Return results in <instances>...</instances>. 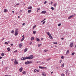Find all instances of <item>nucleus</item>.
<instances>
[{
  "label": "nucleus",
  "instance_id": "obj_1",
  "mask_svg": "<svg viewBox=\"0 0 76 76\" xmlns=\"http://www.w3.org/2000/svg\"><path fill=\"white\" fill-rule=\"evenodd\" d=\"M27 59H32L34 58L33 55H30L28 57H26Z\"/></svg>",
  "mask_w": 76,
  "mask_h": 76
},
{
  "label": "nucleus",
  "instance_id": "obj_2",
  "mask_svg": "<svg viewBox=\"0 0 76 76\" xmlns=\"http://www.w3.org/2000/svg\"><path fill=\"white\" fill-rule=\"evenodd\" d=\"M14 63V64L16 65L18 64V62L16 61V59H15Z\"/></svg>",
  "mask_w": 76,
  "mask_h": 76
},
{
  "label": "nucleus",
  "instance_id": "obj_3",
  "mask_svg": "<svg viewBox=\"0 0 76 76\" xmlns=\"http://www.w3.org/2000/svg\"><path fill=\"white\" fill-rule=\"evenodd\" d=\"M27 58H26H26H24V57H22L21 58V60H26Z\"/></svg>",
  "mask_w": 76,
  "mask_h": 76
},
{
  "label": "nucleus",
  "instance_id": "obj_4",
  "mask_svg": "<svg viewBox=\"0 0 76 76\" xmlns=\"http://www.w3.org/2000/svg\"><path fill=\"white\" fill-rule=\"evenodd\" d=\"M73 46V42L71 43L70 44V47H72Z\"/></svg>",
  "mask_w": 76,
  "mask_h": 76
},
{
  "label": "nucleus",
  "instance_id": "obj_5",
  "mask_svg": "<svg viewBox=\"0 0 76 76\" xmlns=\"http://www.w3.org/2000/svg\"><path fill=\"white\" fill-rule=\"evenodd\" d=\"M69 53V50H68L66 51V53L65 54V56H66Z\"/></svg>",
  "mask_w": 76,
  "mask_h": 76
},
{
  "label": "nucleus",
  "instance_id": "obj_6",
  "mask_svg": "<svg viewBox=\"0 0 76 76\" xmlns=\"http://www.w3.org/2000/svg\"><path fill=\"white\" fill-rule=\"evenodd\" d=\"M42 75L43 76H46V75H45V72H42Z\"/></svg>",
  "mask_w": 76,
  "mask_h": 76
},
{
  "label": "nucleus",
  "instance_id": "obj_7",
  "mask_svg": "<svg viewBox=\"0 0 76 76\" xmlns=\"http://www.w3.org/2000/svg\"><path fill=\"white\" fill-rule=\"evenodd\" d=\"M18 34V33L16 32V31H15V36H17Z\"/></svg>",
  "mask_w": 76,
  "mask_h": 76
},
{
  "label": "nucleus",
  "instance_id": "obj_8",
  "mask_svg": "<svg viewBox=\"0 0 76 76\" xmlns=\"http://www.w3.org/2000/svg\"><path fill=\"white\" fill-rule=\"evenodd\" d=\"M23 69V68L22 67L20 68V69H19V70L20 71V72H22V70Z\"/></svg>",
  "mask_w": 76,
  "mask_h": 76
},
{
  "label": "nucleus",
  "instance_id": "obj_9",
  "mask_svg": "<svg viewBox=\"0 0 76 76\" xmlns=\"http://www.w3.org/2000/svg\"><path fill=\"white\" fill-rule=\"evenodd\" d=\"M7 50H8V51H10L11 49L9 47L7 48Z\"/></svg>",
  "mask_w": 76,
  "mask_h": 76
},
{
  "label": "nucleus",
  "instance_id": "obj_10",
  "mask_svg": "<svg viewBox=\"0 0 76 76\" xmlns=\"http://www.w3.org/2000/svg\"><path fill=\"white\" fill-rule=\"evenodd\" d=\"M49 36L50 39H53V37H52V36L51 35V34H50V35Z\"/></svg>",
  "mask_w": 76,
  "mask_h": 76
},
{
  "label": "nucleus",
  "instance_id": "obj_11",
  "mask_svg": "<svg viewBox=\"0 0 76 76\" xmlns=\"http://www.w3.org/2000/svg\"><path fill=\"white\" fill-rule=\"evenodd\" d=\"M41 13H44L45 14V13H46V11H43L41 12Z\"/></svg>",
  "mask_w": 76,
  "mask_h": 76
},
{
  "label": "nucleus",
  "instance_id": "obj_12",
  "mask_svg": "<svg viewBox=\"0 0 76 76\" xmlns=\"http://www.w3.org/2000/svg\"><path fill=\"white\" fill-rule=\"evenodd\" d=\"M36 38V41H38V42H39V41H40V40H39V39L37 38Z\"/></svg>",
  "mask_w": 76,
  "mask_h": 76
},
{
  "label": "nucleus",
  "instance_id": "obj_13",
  "mask_svg": "<svg viewBox=\"0 0 76 76\" xmlns=\"http://www.w3.org/2000/svg\"><path fill=\"white\" fill-rule=\"evenodd\" d=\"M8 12V11L7 10V9H5L4 10V12H5V13H6V12Z\"/></svg>",
  "mask_w": 76,
  "mask_h": 76
},
{
  "label": "nucleus",
  "instance_id": "obj_14",
  "mask_svg": "<svg viewBox=\"0 0 76 76\" xmlns=\"http://www.w3.org/2000/svg\"><path fill=\"white\" fill-rule=\"evenodd\" d=\"M24 39H25V37H24L21 39V42H22V41H23V40H24Z\"/></svg>",
  "mask_w": 76,
  "mask_h": 76
},
{
  "label": "nucleus",
  "instance_id": "obj_15",
  "mask_svg": "<svg viewBox=\"0 0 76 76\" xmlns=\"http://www.w3.org/2000/svg\"><path fill=\"white\" fill-rule=\"evenodd\" d=\"M28 50V48H26L25 49H24V53H25V52H26V51H27V50Z\"/></svg>",
  "mask_w": 76,
  "mask_h": 76
},
{
  "label": "nucleus",
  "instance_id": "obj_16",
  "mask_svg": "<svg viewBox=\"0 0 76 76\" xmlns=\"http://www.w3.org/2000/svg\"><path fill=\"white\" fill-rule=\"evenodd\" d=\"M28 64H31V63H32V61H28Z\"/></svg>",
  "mask_w": 76,
  "mask_h": 76
},
{
  "label": "nucleus",
  "instance_id": "obj_17",
  "mask_svg": "<svg viewBox=\"0 0 76 76\" xmlns=\"http://www.w3.org/2000/svg\"><path fill=\"white\" fill-rule=\"evenodd\" d=\"M34 37H31V41H32V40H34Z\"/></svg>",
  "mask_w": 76,
  "mask_h": 76
},
{
  "label": "nucleus",
  "instance_id": "obj_18",
  "mask_svg": "<svg viewBox=\"0 0 76 76\" xmlns=\"http://www.w3.org/2000/svg\"><path fill=\"white\" fill-rule=\"evenodd\" d=\"M21 46H22V44L21 43L19 44V47H20V48H21Z\"/></svg>",
  "mask_w": 76,
  "mask_h": 76
},
{
  "label": "nucleus",
  "instance_id": "obj_19",
  "mask_svg": "<svg viewBox=\"0 0 76 76\" xmlns=\"http://www.w3.org/2000/svg\"><path fill=\"white\" fill-rule=\"evenodd\" d=\"M46 33L47 34V35H48L49 36L50 35V33H49V32H46Z\"/></svg>",
  "mask_w": 76,
  "mask_h": 76
},
{
  "label": "nucleus",
  "instance_id": "obj_20",
  "mask_svg": "<svg viewBox=\"0 0 76 76\" xmlns=\"http://www.w3.org/2000/svg\"><path fill=\"white\" fill-rule=\"evenodd\" d=\"M22 73L23 75H25V74H26V72H25V71H24V72H23Z\"/></svg>",
  "mask_w": 76,
  "mask_h": 76
},
{
  "label": "nucleus",
  "instance_id": "obj_21",
  "mask_svg": "<svg viewBox=\"0 0 76 76\" xmlns=\"http://www.w3.org/2000/svg\"><path fill=\"white\" fill-rule=\"evenodd\" d=\"M29 63L28 62V61H27L26 62H25V64H28Z\"/></svg>",
  "mask_w": 76,
  "mask_h": 76
},
{
  "label": "nucleus",
  "instance_id": "obj_22",
  "mask_svg": "<svg viewBox=\"0 0 76 76\" xmlns=\"http://www.w3.org/2000/svg\"><path fill=\"white\" fill-rule=\"evenodd\" d=\"M39 69H43V67H42L41 66H39Z\"/></svg>",
  "mask_w": 76,
  "mask_h": 76
},
{
  "label": "nucleus",
  "instance_id": "obj_23",
  "mask_svg": "<svg viewBox=\"0 0 76 76\" xmlns=\"http://www.w3.org/2000/svg\"><path fill=\"white\" fill-rule=\"evenodd\" d=\"M31 11H32V10H28V13H30L31 12Z\"/></svg>",
  "mask_w": 76,
  "mask_h": 76
},
{
  "label": "nucleus",
  "instance_id": "obj_24",
  "mask_svg": "<svg viewBox=\"0 0 76 76\" xmlns=\"http://www.w3.org/2000/svg\"><path fill=\"white\" fill-rule=\"evenodd\" d=\"M1 55L2 56V57H3V56H4V53H2L1 54Z\"/></svg>",
  "mask_w": 76,
  "mask_h": 76
},
{
  "label": "nucleus",
  "instance_id": "obj_25",
  "mask_svg": "<svg viewBox=\"0 0 76 76\" xmlns=\"http://www.w3.org/2000/svg\"><path fill=\"white\" fill-rule=\"evenodd\" d=\"M72 18V16H70L68 18V19H70V18Z\"/></svg>",
  "mask_w": 76,
  "mask_h": 76
},
{
  "label": "nucleus",
  "instance_id": "obj_26",
  "mask_svg": "<svg viewBox=\"0 0 76 76\" xmlns=\"http://www.w3.org/2000/svg\"><path fill=\"white\" fill-rule=\"evenodd\" d=\"M32 8V7H28V9H31Z\"/></svg>",
  "mask_w": 76,
  "mask_h": 76
},
{
  "label": "nucleus",
  "instance_id": "obj_27",
  "mask_svg": "<svg viewBox=\"0 0 76 76\" xmlns=\"http://www.w3.org/2000/svg\"><path fill=\"white\" fill-rule=\"evenodd\" d=\"M33 34H36V31H33Z\"/></svg>",
  "mask_w": 76,
  "mask_h": 76
},
{
  "label": "nucleus",
  "instance_id": "obj_28",
  "mask_svg": "<svg viewBox=\"0 0 76 76\" xmlns=\"http://www.w3.org/2000/svg\"><path fill=\"white\" fill-rule=\"evenodd\" d=\"M54 7H56V6H57V4H55L53 5Z\"/></svg>",
  "mask_w": 76,
  "mask_h": 76
},
{
  "label": "nucleus",
  "instance_id": "obj_29",
  "mask_svg": "<svg viewBox=\"0 0 76 76\" xmlns=\"http://www.w3.org/2000/svg\"><path fill=\"white\" fill-rule=\"evenodd\" d=\"M61 67H64V63H63L61 65Z\"/></svg>",
  "mask_w": 76,
  "mask_h": 76
},
{
  "label": "nucleus",
  "instance_id": "obj_30",
  "mask_svg": "<svg viewBox=\"0 0 76 76\" xmlns=\"http://www.w3.org/2000/svg\"><path fill=\"white\" fill-rule=\"evenodd\" d=\"M48 61H49V60H50V58H48L46 60Z\"/></svg>",
  "mask_w": 76,
  "mask_h": 76
},
{
  "label": "nucleus",
  "instance_id": "obj_31",
  "mask_svg": "<svg viewBox=\"0 0 76 76\" xmlns=\"http://www.w3.org/2000/svg\"><path fill=\"white\" fill-rule=\"evenodd\" d=\"M36 27H37V26L35 25V26H34L33 27V29H34V28H35Z\"/></svg>",
  "mask_w": 76,
  "mask_h": 76
},
{
  "label": "nucleus",
  "instance_id": "obj_32",
  "mask_svg": "<svg viewBox=\"0 0 76 76\" xmlns=\"http://www.w3.org/2000/svg\"><path fill=\"white\" fill-rule=\"evenodd\" d=\"M65 72H66V75H67V72H68V70H66Z\"/></svg>",
  "mask_w": 76,
  "mask_h": 76
},
{
  "label": "nucleus",
  "instance_id": "obj_33",
  "mask_svg": "<svg viewBox=\"0 0 76 76\" xmlns=\"http://www.w3.org/2000/svg\"><path fill=\"white\" fill-rule=\"evenodd\" d=\"M53 44H57V42H53Z\"/></svg>",
  "mask_w": 76,
  "mask_h": 76
},
{
  "label": "nucleus",
  "instance_id": "obj_34",
  "mask_svg": "<svg viewBox=\"0 0 76 76\" xmlns=\"http://www.w3.org/2000/svg\"><path fill=\"white\" fill-rule=\"evenodd\" d=\"M37 11L38 12V10H40V9L39 8H37Z\"/></svg>",
  "mask_w": 76,
  "mask_h": 76
},
{
  "label": "nucleus",
  "instance_id": "obj_35",
  "mask_svg": "<svg viewBox=\"0 0 76 76\" xmlns=\"http://www.w3.org/2000/svg\"><path fill=\"white\" fill-rule=\"evenodd\" d=\"M61 23H59V24H58V26H61Z\"/></svg>",
  "mask_w": 76,
  "mask_h": 76
},
{
  "label": "nucleus",
  "instance_id": "obj_36",
  "mask_svg": "<svg viewBox=\"0 0 76 76\" xmlns=\"http://www.w3.org/2000/svg\"><path fill=\"white\" fill-rule=\"evenodd\" d=\"M71 54L72 56H74V55H75V53H72Z\"/></svg>",
  "mask_w": 76,
  "mask_h": 76
},
{
  "label": "nucleus",
  "instance_id": "obj_37",
  "mask_svg": "<svg viewBox=\"0 0 76 76\" xmlns=\"http://www.w3.org/2000/svg\"><path fill=\"white\" fill-rule=\"evenodd\" d=\"M61 76H64V74L63 73H62L61 74Z\"/></svg>",
  "mask_w": 76,
  "mask_h": 76
},
{
  "label": "nucleus",
  "instance_id": "obj_38",
  "mask_svg": "<svg viewBox=\"0 0 76 76\" xmlns=\"http://www.w3.org/2000/svg\"><path fill=\"white\" fill-rule=\"evenodd\" d=\"M61 58L62 59H63V58H64V56H61Z\"/></svg>",
  "mask_w": 76,
  "mask_h": 76
},
{
  "label": "nucleus",
  "instance_id": "obj_39",
  "mask_svg": "<svg viewBox=\"0 0 76 76\" xmlns=\"http://www.w3.org/2000/svg\"><path fill=\"white\" fill-rule=\"evenodd\" d=\"M8 43H7V42H5V44H7V45H8Z\"/></svg>",
  "mask_w": 76,
  "mask_h": 76
},
{
  "label": "nucleus",
  "instance_id": "obj_40",
  "mask_svg": "<svg viewBox=\"0 0 76 76\" xmlns=\"http://www.w3.org/2000/svg\"><path fill=\"white\" fill-rule=\"evenodd\" d=\"M12 34H13L14 33V31L13 30H12L11 31Z\"/></svg>",
  "mask_w": 76,
  "mask_h": 76
},
{
  "label": "nucleus",
  "instance_id": "obj_41",
  "mask_svg": "<svg viewBox=\"0 0 76 76\" xmlns=\"http://www.w3.org/2000/svg\"><path fill=\"white\" fill-rule=\"evenodd\" d=\"M37 69H35L34 70V72H37Z\"/></svg>",
  "mask_w": 76,
  "mask_h": 76
},
{
  "label": "nucleus",
  "instance_id": "obj_42",
  "mask_svg": "<svg viewBox=\"0 0 76 76\" xmlns=\"http://www.w3.org/2000/svg\"><path fill=\"white\" fill-rule=\"evenodd\" d=\"M45 23V21H44L42 23V25H44V24Z\"/></svg>",
  "mask_w": 76,
  "mask_h": 76
},
{
  "label": "nucleus",
  "instance_id": "obj_43",
  "mask_svg": "<svg viewBox=\"0 0 76 76\" xmlns=\"http://www.w3.org/2000/svg\"><path fill=\"white\" fill-rule=\"evenodd\" d=\"M40 45H41V44H39L38 45V47H40Z\"/></svg>",
  "mask_w": 76,
  "mask_h": 76
},
{
  "label": "nucleus",
  "instance_id": "obj_44",
  "mask_svg": "<svg viewBox=\"0 0 76 76\" xmlns=\"http://www.w3.org/2000/svg\"><path fill=\"white\" fill-rule=\"evenodd\" d=\"M76 14H74V15H72V17H73V16H75Z\"/></svg>",
  "mask_w": 76,
  "mask_h": 76
},
{
  "label": "nucleus",
  "instance_id": "obj_45",
  "mask_svg": "<svg viewBox=\"0 0 76 76\" xmlns=\"http://www.w3.org/2000/svg\"><path fill=\"white\" fill-rule=\"evenodd\" d=\"M51 9L52 10H54V8L53 7H51Z\"/></svg>",
  "mask_w": 76,
  "mask_h": 76
},
{
  "label": "nucleus",
  "instance_id": "obj_46",
  "mask_svg": "<svg viewBox=\"0 0 76 76\" xmlns=\"http://www.w3.org/2000/svg\"><path fill=\"white\" fill-rule=\"evenodd\" d=\"M47 51H48V50H45L44 51H45V52H47Z\"/></svg>",
  "mask_w": 76,
  "mask_h": 76
},
{
  "label": "nucleus",
  "instance_id": "obj_47",
  "mask_svg": "<svg viewBox=\"0 0 76 76\" xmlns=\"http://www.w3.org/2000/svg\"><path fill=\"white\" fill-rule=\"evenodd\" d=\"M46 3H47V1H46L44 2V4H46Z\"/></svg>",
  "mask_w": 76,
  "mask_h": 76
},
{
  "label": "nucleus",
  "instance_id": "obj_48",
  "mask_svg": "<svg viewBox=\"0 0 76 76\" xmlns=\"http://www.w3.org/2000/svg\"><path fill=\"white\" fill-rule=\"evenodd\" d=\"M40 61H37V63H40Z\"/></svg>",
  "mask_w": 76,
  "mask_h": 76
},
{
  "label": "nucleus",
  "instance_id": "obj_49",
  "mask_svg": "<svg viewBox=\"0 0 76 76\" xmlns=\"http://www.w3.org/2000/svg\"><path fill=\"white\" fill-rule=\"evenodd\" d=\"M17 52V50H15L14 52V53H16Z\"/></svg>",
  "mask_w": 76,
  "mask_h": 76
},
{
  "label": "nucleus",
  "instance_id": "obj_50",
  "mask_svg": "<svg viewBox=\"0 0 76 76\" xmlns=\"http://www.w3.org/2000/svg\"><path fill=\"white\" fill-rule=\"evenodd\" d=\"M61 61H62L61 60L60 61V62H59V63H61Z\"/></svg>",
  "mask_w": 76,
  "mask_h": 76
},
{
  "label": "nucleus",
  "instance_id": "obj_51",
  "mask_svg": "<svg viewBox=\"0 0 76 76\" xmlns=\"http://www.w3.org/2000/svg\"><path fill=\"white\" fill-rule=\"evenodd\" d=\"M36 71L37 72V73H38V72H39V70H37Z\"/></svg>",
  "mask_w": 76,
  "mask_h": 76
},
{
  "label": "nucleus",
  "instance_id": "obj_52",
  "mask_svg": "<svg viewBox=\"0 0 76 76\" xmlns=\"http://www.w3.org/2000/svg\"><path fill=\"white\" fill-rule=\"evenodd\" d=\"M61 39H62V40H63V39H64V38L62 37L61 38Z\"/></svg>",
  "mask_w": 76,
  "mask_h": 76
},
{
  "label": "nucleus",
  "instance_id": "obj_53",
  "mask_svg": "<svg viewBox=\"0 0 76 76\" xmlns=\"http://www.w3.org/2000/svg\"><path fill=\"white\" fill-rule=\"evenodd\" d=\"M47 69V68L46 67H43V69Z\"/></svg>",
  "mask_w": 76,
  "mask_h": 76
},
{
  "label": "nucleus",
  "instance_id": "obj_54",
  "mask_svg": "<svg viewBox=\"0 0 76 76\" xmlns=\"http://www.w3.org/2000/svg\"><path fill=\"white\" fill-rule=\"evenodd\" d=\"M19 4H16L17 6H19Z\"/></svg>",
  "mask_w": 76,
  "mask_h": 76
},
{
  "label": "nucleus",
  "instance_id": "obj_55",
  "mask_svg": "<svg viewBox=\"0 0 76 76\" xmlns=\"http://www.w3.org/2000/svg\"><path fill=\"white\" fill-rule=\"evenodd\" d=\"M46 20V18H44V20H43V21H44V20Z\"/></svg>",
  "mask_w": 76,
  "mask_h": 76
},
{
  "label": "nucleus",
  "instance_id": "obj_56",
  "mask_svg": "<svg viewBox=\"0 0 76 76\" xmlns=\"http://www.w3.org/2000/svg\"><path fill=\"white\" fill-rule=\"evenodd\" d=\"M11 46H13V44H11Z\"/></svg>",
  "mask_w": 76,
  "mask_h": 76
},
{
  "label": "nucleus",
  "instance_id": "obj_57",
  "mask_svg": "<svg viewBox=\"0 0 76 76\" xmlns=\"http://www.w3.org/2000/svg\"><path fill=\"white\" fill-rule=\"evenodd\" d=\"M22 25L23 26V25H25V23H23Z\"/></svg>",
  "mask_w": 76,
  "mask_h": 76
},
{
  "label": "nucleus",
  "instance_id": "obj_58",
  "mask_svg": "<svg viewBox=\"0 0 76 76\" xmlns=\"http://www.w3.org/2000/svg\"><path fill=\"white\" fill-rule=\"evenodd\" d=\"M52 4H53V2L52 1L50 3V4L51 5Z\"/></svg>",
  "mask_w": 76,
  "mask_h": 76
},
{
  "label": "nucleus",
  "instance_id": "obj_59",
  "mask_svg": "<svg viewBox=\"0 0 76 76\" xmlns=\"http://www.w3.org/2000/svg\"><path fill=\"white\" fill-rule=\"evenodd\" d=\"M12 13H15V11H12Z\"/></svg>",
  "mask_w": 76,
  "mask_h": 76
},
{
  "label": "nucleus",
  "instance_id": "obj_60",
  "mask_svg": "<svg viewBox=\"0 0 76 76\" xmlns=\"http://www.w3.org/2000/svg\"><path fill=\"white\" fill-rule=\"evenodd\" d=\"M2 58V57L1 56L0 57V59Z\"/></svg>",
  "mask_w": 76,
  "mask_h": 76
},
{
  "label": "nucleus",
  "instance_id": "obj_61",
  "mask_svg": "<svg viewBox=\"0 0 76 76\" xmlns=\"http://www.w3.org/2000/svg\"><path fill=\"white\" fill-rule=\"evenodd\" d=\"M41 40H42V41L43 40V38H42L41 39Z\"/></svg>",
  "mask_w": 76,
  "mask_h": 76
},
{
  "label": "nucleus",
  "instance_id": "obj_62",
  "mask_svg": "<svg viewBox=\"0 0 76 76\" xmlns=\"http://www.w3.org/2000/svg\"><path fill=\"white\" fill-rule=\"evenodd\" d=\"M30 45H31V44H32V42H30Z\"/></svg>",
  "mask_w": 76,
  "mask_h": 76
},
{
  "label": "nucleus",
  "instance_id": "obj_63",
  "mask_svg": "<svg viewBox=\"0 0 76 76\" xmlns=\"http://www.w3.org/2000/svg\"><path fill=\"white\" fill-rule=\"evenodd\" d=\"M53 72H51V74H53Z\"/></svg>",
  "mask_w": 76,
  "mask_h": 76
},
{
  "label": "nucleus",
  "instance_id": "obj_64",
  "mask_svg": "<svg viewBox=\"0 0 76 76\" xmlns=\"http://www.w3.org/2000/svg\"><path fill=\"white\" fill-rule=\"evenodd\" d=\"M9 75H5V76H9Z\"/></svg>",
  "mask_w": 76,
  "mask_h": 76
}]
</instances>
